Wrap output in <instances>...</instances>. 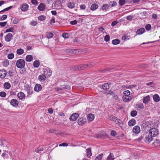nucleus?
Here are the masks:
<instances>
[{
    "label": "nucleus",
    "instance_id": "5",
    "mask_svg": "<svg viewBox=\"0 0 160 160\" xmlns=\"http://www.w3.org/2000/svg\"><path fill=\"white\" fill-rule=\"evenodd\" d=\"M153 140V138L152 136H150V134L146 135L145 138V142L148 143L151 142Z\"/></svg>",
    "mask_w": 160,
    "mask_h": 160
},
{
    "label": "nucleus",
    "instance_id": "1",
    "mask_svg": "<svg viewBox=\"0 0 160 160\" xmlns=\"http://www.w3.org/2000/svg\"><path fill=\"white\" fill-rule=\"evenodd\" d=\"M25 64V62L24 59H19L17 61L16 66L18 68H24Z\"/></svg>",
    "mask_w": 160,
    "mask_h": 160
},
{
    "label": "nucleus",
    "instance_id": "25",
    "mask_svg": "<svg viewBox=\"0 0 160 160\" xmlns=\"http://www.w3.org/2000/svg\"><path fill=\"white\" fill-rule=\"evenodd\" d=\"M38 9L40 11H43L45 9L44 4L43 3H41L38 6Z\"/></svg>",
    "mask_w": 160,
    "mask_h": 160
},
{
    "label": "nucleus",
    "instance_id": "6",
    "mask_svg": "<svg viewBox=\"0 0 160 160\" xmlns=\"http://www.w3.org/2000/svg\"><path fill=\"white\" fill-rule=\"evenodd\" d=\"M104 93L106 95L110 94L111 95L113 96V97L115 98V99H117L118 98V96L111 90H107Z\"/></svg>",
    "mask_w": 160,
    "mask_h": 160
},
{
    "label": "nucleus",
    "instance_id": "32",
    "mask_svg": "<svg viewBox=\"0 0 160 160\" xmlns=\"http://www.w3.org/2000/svg\"><path fill=\"white\" fill-rule=\"evenodd\" d=\"M11 84L9 82H6L4 84V87L5 89H8L11 87Z\"/></svg>",
    "mask_w": 160,
    "mask_h": 160
},
{
    "label": "nucleus",
    "instance_id": "23",
    "mask_svg": "<svg viewBox=\"0 0 160 160\" xmlns=\"http://www.w3.org/2000/svg\"><path fill=\"white\" fill-rule=\"evenodd\" d=\"M152 145L156 147L160 145V141L159 139H156L155 140L154 142L153 143Z\"/></svg>",
    "mask_w": 160,
    "mask_h": 160
},
{
    "label": "nucleus",
    "instance_id": "11",
    "mask_svg": "<svg viewBox=\"0 0 160 160\" xmlns=\"http://www.w3.org/2000/svg\"><path fill=\"white\" fill-rule=\"evenodd\" d=\"M133 132L135 133H138L140 131V128L139 126H136L133 128Z\"/></svg>",
    "mask_w": 160,
    "mask_h": 160
},
{
    "label": "nucleus",
    "instance_id": "4",
    "mask_svg": "<svg viewBox=\"0 0 160 160\" xmlns=\"http://www.w3.org/2000/svg\"><path fill=\"white\" fill-rule=\"evenodd\" d=\"M79 117V115L77 113H73L69 117V119L71 121L76 120Z\"/></svg>",
    "mask_w": 160,
    "mask_h": 160
},
{
    "label": "nucleus",
    "instance_id": "55",
    "mask_svg": "<svg viewBox=\"0 0 160 160\" xmlns=\"http://www.w3.org/2000/svg\"><path fill=\"white\" fill-rule=\"evenodd\" d=\"M111 135L115 137L117 136V133L116 131L114 130H112L111 131Z\"/></svg>",
    "mask_w": 160,
    "mask_h": 160
},
{
    "label": "nucleus",
    "instance_id": "37",
    "mask_svg": "<svg viewBox=\"0 0 160 160\" xmlns=\"http://www.w3.org/2000/svg\"><path fill=\"white\" fill-rule=\"evenodd\" d=\"M70 70L72 71H78V69L77 65H74L71 67L70 68Z\"/></svg>",
    "mask_w": 160,
    "mask_h": 160
},
{
    "label": "nucleus",
    "instance_id": "40",
    "mask_svg": "<svg viewBox=\"0 0 160 160\" xmlns=\"http://www.w3.org/2000/svg\"><path fill=\"white\" fill-rule=\"evenodd\" d=\"M17 54L19 55L22 54L24 52V50L21 48H19L17 49Z\"/></svg>",
    "mask_w": 160,
    "mask_h": 160
},
{
    "label": "nucleus",
    "instance_id": "58",
    "mask_svg": "<svg viewBox=\"0 0 160 160\" xmlns=\"http://www.w3.org/2000/svg\"><path fill=\"white\" fill-rule=\"evenodd\" d=\"M110 39V37L109 35H106L104 37V40L106 42H107Z\"/></svg>",
    "mask_w": 160,
    "mask_h": 160
},
{
    "label": "nucleus",
    "instance_id": "7",
    "mask_svg": "<svg viewBox=\"0 0 160 160\" xmlns=\"http://www.w3.org/2000/svg\"><path fill=\"white\" fill-rule=\"evenodd\" d=\"M18 101L16 99H12L10 101V104L14 107H16L18 104Z\"/></svg>",
    "mask_w": 160,
    "mask_h": 160
},
{
    "label": "nucleus",
    "instance_id": "14",
    "mask_svg": "<svg viewBox=\"0 0 160 160\" xmlns=\"http://www.w3.org/2000/svg\"><path fill=\"white\" fill-rule=\"evenodd\" d=\"M42 89L41 85L39 84H36L34 88V90L35 91L39 92Z\"/></svg>",
    "mask_w": 160,
    "mask_h": 160
},
{
    "label": "nucleus",
    "instance_id": "3",
    "mask_svg": "<svg viewBox=\"0 0 160 160\" xmlns=\"http://www.w3.org/2000/svg\"><path fill=\"white\" fill-rule=\"evenodd\" d=\"M86 122L85 118L83 117L79 118L78 120V123L79 125L82 126L85 124Z\"/></svg>",
    "mask_w": 160,
    "mask_h": 160
},
{
    "label": "nucleus",
    "instance_id": "56",
    "mask_svg": "<svg viewBox=\"0 0 160 160\" xmlns=\"http://www.w3.org/2000/svg\"><path fill=\"white\" fill-rule=\"evenodd\" d=\"M7 18V15L5 14L3 15L0 18V20L3 21L6 19Z\"/></svg>",
    "mask_w": 160,
    "mask_h": 160
},
{
    "label": "nucleus",
    "instance_id": "8",
    "mask_svg": "<svg viewBox=\"0 0 160 160\" xmlns=\"http://www.w3.org/2000/svg\"><path fill=\"white\" fill-rule=\"evenodd\" d=\"M12 35L10 33H8L5 37V39L7 42H10L12 39Z\"/></svg>",
    "mask_w": 160,
    "mask_h": 160
},
{
    "label": "nucleus",
    "instance_id": "39",
    "mask_svg": "<svg viewBox=\"0 0 160 160\" xmlns=\"http://www.w3.org/2000/svg\"><path fill=\"white\" fill-rule=\"evenodd\" d=\"M87 152V155L88 157L91 156L92 153L91 152V148H88L86 149Z\"/></svg>",
    "mask_w": 160,
    "mask_h": 160
},
{
    "label": "nucleus",
    "instance_id": "53",
    "mask_svg": "<svg viewBox=\"0 0 160 160\" xmlns=\"http://www.w3.org/2000/svg\"><path fill=\"white\" fill-rule=\"evenodd\" d=\"M43 150V148H39L35 150L36 152L38 153H40L41 151H42Z\"/></svg>",
    "mask_w": 160,
    "mask_h": 160
},
{
    "label": "nucleus",
    "instance_id": "9",
    "mask_svg": "<svg viewBox=\"0 0 160 160\" xmlns=\"http://www.w3.org/2000/svg\"><path fill=\"white\" fill-rule=\"evenodd\" d=\"M7 72L4 69L0 70V78H4L6 76Z\"/></svg>",
    "mask_w": 160,
    "mask_h": 160
},
{
    "label": "nucleus",
    "instance_id": "59",
    "mask_svg": "<svg viewBox=\"0 0 160 160\" xmlns=\"http://www.w3.org/2000/svg\"><path fill=\"white\" fill-rule=\"evenodd\" d=\"M30 24L31 25L33 26H34L38 24V23L36 21H33L32 22H31Z\"/></svg>",
    "mask_w": 160,
    "mask_h": 160
},
{
    "label": "nucleus",
    "instance_id": "45",
    "mask_svg": "<svg viewBox=\"0 0 160 160\" xmlns=\"http://www.w3.org/2000/svg\"><path fill=\"white\" fill-rule=\"evenodd\" d=\"M46 19V17L44 15H41L38 17V19L41 21H42Z\"/></svg>",
    "mask_w": 160,
    "mask_h": 160
},
{
    "label": "nucleus",
    "instance_id": "33",
    "mask_svg": "<svg viewBox=\"0 0 160 160\" xmlns=\"http://www.w3.org/2000/svg\"><path fill=\"white\" fill-rule=\"evenodd\" d=\"M107 136L106 134L105 133H101L97 137V138H104Z\"/></svg>",
    "mask_w": 160,
    "mask_h": 160
},
{
    "label": "nucleus",
    "instance_id": "48",
    "mask_svg": "<svg viewBox=\"0 0 160 160\" xmlns=\"http://www.w3.org/2000/svg\"><path fill=\"white\" fill-rule=\"evenodd\" d=\"M14 29V28L13 27H11L9 29H7L5 32H13V30Z\"/></svg>",
    "mask_w": 160,
    "mask_h": 160
},
{
    "label": "nucleus",
    "instance_id": "30",
    "mask_svg": "<svg viewBox=\"0 0 160 160\" xmlns=\"http://www.w3.org/2000/svg\"><path fill=\"white\" fill-rule=\"evenodd\" d=\"M38 78L41 81H44L46 80V77L44 75L41 74L39 75Z\"/></svg>",
    "mask_w": 160,
    "mask_h": 160
},
{
    "label": "nucleus",
    "instance_id": "29",
    "mask_svg": "<svg viewBox=\"0 0 160 160\" xmlns=\"http://www.w3.org/2000/svg\"><path fill=\"white\" fill-rule=\"evenodd\" d=\"M114 157L113 154L112 153H110V154L108 156L107 158V160H114Z\"/></svg>",
    "mask_w": 160,
    "mask_h": 160
},
{
    "label": "nucleus",
    "instance_id": "63",
    "mask_svg": "<svg viewBox=\"0 0 160 160\" xmlns=\"http://www.w3.org/2000/svg\"><path fill=\"white\" fill-rule=\"evenodd\" d=\"M7 24V22H0V25L2 27H4L6 26V25Z\"/></svg>",
    "mask_w": 160,
    "mask_h": 160
},
{
    "label": "nucleus",
    "instance_id": "15",
    "mask_svg": "<svg viewBox=\"0 0 160 160\" xmlns=\"http://www.w3.org/2000/svg\"><path fill=\"white\" fill-rule=\"evenodd\" d=\"M94 116L92 113L89 114L87 115V119L89 121H92L94 119Z\"/></svg>",
    "mask_w": 160,
    "mask_h": 160
},
{
    "label": "nucleus",
    "instance_id": "54",
    "mask_svg": "<svg viewBox=\"0 0 160 160\" xmlns=\"http://www.w3.org/2000/svg\"><path fill=\"white\" fill-rule=\"evenodd\" d=\"M62 36L64 38H67L69 37L68 34L67 33L65 32L63 33Z\"/></svg>",
    "mask_w": 160,
    "mask_h": 160
},
{
    "label": "nucleus",
    "instance_id": "27",
    "mask_svg": "<svg viewBox=\"0 0 160 160\" xmlns=\"http://www.w3.org/2000/svg\"><path fill=\"white\" fill-rule=\"evenodd\" d=\"M95 63L93 62H91L87 64H85V66L86 67V68H91L92 66L95 65Z\"/></svg>",
    "mask_w": 160,
    "mask_h": 160
},
{
    "label": "nucleus",
    "instance_id": "26",
    "mask_svg": "<svg viewBox=\"0 0 160 160\" xmlns=\"http://www.w3.org/2000/svg\"><path fill=\"white\" fill-rule=\"evenodd\" d=\"M115 122L116 124H118L120 127H122V126L123 122L120 119H116Z\"/></svg>",
    "mask_w": 160,
    "mask_h": 160
},
{
    "label": "nucleus",
    "instance_id": "13",
    "mask_svg": "<svg viewBox=\"0 0 160 160\" xmlns=\"http://www.w3.org/2000/svg\"><path fill=\"white\" fill-rule=\"evenodd\" d=\"M122 98L123 101L125 102L130 101L132 98V97L131 96H123Z\"/></svg>",
    "mask_w": 160,
    "mask_h": 160
},
{
    "label": "nucleus",
    "instance_id": "43",
    "mask_svg": "<svg viewBox=\"0 0 160 160\" xmlns=\"http://www.w3.org/2000/svg\"><path fill=\"white\" fill-rule=\"evenodd\" d=\"M108 5L109 6H111V7H113L116 6L117 3L116 2L114 1L113 2H110Z\"/></svg>",
    "mask_w": 160,
    "mask_h": 160
},
{
    "label": "nucleus",
    "instance_id": "24",
    "mask_svg": "<svg viewBox=\"0 0 160 160\" xmlns=\"http://www.w3.org/2000/svg\"><path fill=\"white\" fill-rule=\"evenodd\" d=\"M76 50L73 49H68L65 50L66 52L71 53H76Z\"/></svg>",
    "mask_w": 160,
    "mask_h": 160
},
{
    "label": "nucleus",
    "instance_id": "22",
    "mask_svg": "<svg viewBox=\"0 0 160 160\" xmlns=\"http://www.w3.org/2000/svg\"><path fill=\"white\" fill-rule=\"evenodd\" d=\"M136 121L134 119H132L129 121L128 124L130 126H133L135 124Z\"/></svg>",
    "mask_w": 160,
    "mask_h": 160
},
{
    "label": "nucleus",
    "instance_id": "41",
    "mask_svg": "<svg viewBox=\"0 0 160 160\" xmlns=\"http://www.w3.org/2000/svg\"><path fill=\"white\" fill-rule=\"evenodd\" d=\"M109 6L108 4H105L103 5L102 7V9L103 10L107 11V8H108L109 7Z\"/></svg>",
    "mask_w": 160,
    "mask_h": 160
},
{
    "label": "nucleus",
    "instance_id": "35",
    "mask_svg": "<svg viewBox=\"0 0 160 160\" xmlns=\"http://www.w3.org/2000/svg\"><path fill=\"white\" fill-rule=\"evenodd\" d=\"M112 43L114 45H117L120 43V40L118 39H116L112 41Z\"/></svg>",
    "mask_w": 160,
    "mask_h": 160
},
{
    "label": "nucleus",
    "instance_id": "10",
    "mask_svg": "<svg viewBox=\"0 0 160 160\" xmlns=\"http://www.w3.org/2000/svg\"><path fill=\"white\" fill-rule=\"evenodd\" d=\"M29 6L28 4L24 3L21 5L20 7L22 11H27L28 8Z\"/></svg>",
    "mask_w": 160,
    "mask_h": 160
},
{
    "label": "nucleus",
    "instance_id": "42",
    "mask_svg": "<svg viewBox=\"0 0 160 160\" xmlns=\"http://www.w3.org/2000/svg\"><path fill=\"white\" fill-rule=\"evenodd\" d=\"M2 64L4 67H7L9 65V62L8 60H5L3 62Z\"/></svg>",
    "mask_w": 160,
    "mask_h": 160
},
{
    "label": "nucleus",
    "instance_id": "19",
    "mask_svg": "<svg viewBox=\"0 0 160 160\" xmlns=\"http://www.w3.org/2000/svg\"><path fill=\"white\" fill-rule=\"evenodd\" d=\"M153 98L154 101L156 102H158L160 101V97L158 94L154 95L153 96Z\"/></svg>",
    "mask_w": 160,
    "mask_h": 160
},
{
    "label": "nucleus",
    "instance_id": "46",
    "mask_svg": "<svg viewBox=\"0 0 160 160\" xmlns=\"http://www.w3.org/2000/svg\"><path fill=\"white\" fill-rule=\"evenodd\" d=\"M102 154H100L98 156L96 157L95 160H101V159L102 157Z\"/></svg>",
    "mask_w": 160,
    "mask_h": 160
},
{
    "label": "nucleus",
    "instance_id": "31",
    "mask_svg": "<svg viewBox=\"0 0 160 160\" xmlns=\"http://www.w3.org/2000/svg\"><path fill=\"white\" fill-rule=\"evenodd\" d=\"M33 59L32 56L31 55H28L26 56V60L27 61L30 62Z\"/></svg>",
    "mask_w": 160,
    "mask_h": 160
},
{
    "label": "nucleus",
    "instance_id": "20",
    "mask_svg": "<svg viewBox=\"0 0 160 160\" xmlns=\"http://www.w3.org/2000/svg\"><path fill=\"white\" fill-rule=\"evenodd\" d=\"M26 90L28 95L32 94L33 92L32 88L30 87H28L26 88Z\"/></svg>",
    "mask_w": 160,
    "mask_h": 160
},
{
    "label": "nucleus",
    "instance_id": "51",
    "mask_svg": "<svg viewBox=\"0 0 160 160\" xmlns=\"http://www.w3.org/2000/svg\"><path fill=\"white\" fill-rule=\"evenodd\" d=\"M14 57V55L13 53H11L9 54L8 56V59H11L13 58Z\"/></svg>",
    "mask_w": 160,
    "mask_h": 160
},
{
    "label": "nucleus",
    "instance_id": "50",
    "mask_svg": "<svg viewBox=\"0 0 160 160\" xmlns=\"http://www.w3.org/2000/svg\"><path fill=\"white\" fill-rule=\"evenodd\" d=\"M126 2L125 0H119V3L121 6L124 5Z\"/></svg>",
    "mask_w": 160,
    "mask_h": 160
},
{
    "label": "nucleus",
    "instance_id": "17",
    "mask_svg": "<svg viewBox=\"0 0 160 160\" xmlns=\"http://www.w3.org/2000/svg\"><path fill=\"white\" fill-rule=\"evenodd\" d=\"M78 71H80L86 69V67L85 66V64H81L79 65H77Z\"/></svg>",
    "mask_w": 160,
    "mask_h": 160
},
{
    "label": "nucleus",
    "instance_id": "57",
    "mask_svg": "<svg viewBox=\"0 0 160 160\" xmlns=\"http://www.w3.org/2000/svg\"><path fill=\"white\" fill-rule=\"evenodd\" d=\"M138 107L141 109H143L144 106L143 104L142 103H139L137 105Z\"/></svg>",
    "mask_w": 160,
    "mask_h": 160
},
{
    "label": "nucleus",
    "instance_id": "61",
    "mask_svg": "<svg viewBox=\"0 0 160 160\" xmlns=\"http://www.w3.org/2000/svg\"><path fill=\"white\" fill-rule=\"evenodd\" d=\"M118 22V21H114L112 22L111 25L113 27L116 25Z\"/></svg>",
    "mask_w": 160,
    "mask_h": 160
},
{
    "label": "nucleus",
    "instance_id": "52",
    "mask_svg": "<svg viewBox=\"0 0 160 160\" xmlns=\"http://www.w3.org/2000/svg\"><path fill=\"white\" fill-rule=\"evenodd\" d=\"M109 119L112 121H115L117 119V118L115 116L112 115L109 117Z\"/></svg>",
    "mask_w": 160,
    "mask_h": 160
},
{
    "label": "nucleus",
    "instance_id": "64",
    "mask_svg": "<svg viewBox=\"0 0 160 160\" xmlns=\"http://www.w3.org/2000/svg\"><path fill=\"white\" fill-rule=\"evenodd\" d=\"M62 87L65 89H69L70 88V87L69 86L66 85H63Z\"/></svg>",
    "mask_w": 160,
    "mask_h": 160
},
{
    "label": "nucleus",
    "instance_id": "49",
    "mask_svg": "<svg viewBox=\"0 0 160 160\" xmlns=\"http://www.w3.org/2000/svg\"><path fill=\"white\" fill-rule=\"evenodd\" d=\"M123 94H124V96H129L130 94V92L129 90H126L123 92Z\"/></svg>",
    "mask_w": 160,
    "mask_h": 160
},
{
    "label": "nucleus",
    "instance_id": "28",
    "mask_svg": "<svg viewBox=\"0 0 160 160\" xmlns=\"http://www.w3.org/2000/svg\"><path fill=\"white\" fill-rule=\"evenodd\" d=\"M17 96L20 99H22L24 98L25 97L24 94L22 92L18 93L17 95Z\"/></svg>",
    "mask_w": 160,
    "mask_h": 160
},
{
    "label": "nucleus",
    "instance_id": "34",
    "mask_svg": "<svg viewBox=\"0 0 160 160\" xmlns=\"http://www.w3.org/2000/svg\"><path fill=\"white\" fill-rule=\"evenodd\" d=\"M53 36V34L51 32H46V36L49 39L52 38Z\"/></svg>",
    "mask_w": 160,
    "mask_h": 160
},
{
    "label": "nucleus",
    "instance_id": "2",
    "mask_svg": "<svg viewBox=\"0 0 160 160\" xmlns=\"http://www.w3.org/2000/svg\"><path fill=\"white\" fill-rule=\"evenodd\" d=\"M149 134L152 137L156 136L158 134V129L156 128H152L149 130Z\"/></svg>",
    "mask_w": 160,
    "mask_h": 160
},
{
    "label": "nucleus",
    "instance_id": "60",
    "mask_svg": "<svg viewBox=\"0 0 160 160\" xmlns=\"http://www.w3.org/2000/svg\"><path fill=\"white\" fill-rule=\"evenodd\" d=\"M6 95V93L5 92H2L0 93V96L1 97H5Z\"/></svg>",
    "mask_w": 160,
    "mask_h": 160
},
{
    "label": "nucleus",
    "instance_id": "47",
    "mask_svg": "<svg viewBox=\"0 0 160 160\" xmlns=\"http://www.w3.org/2000/svg\"><path fill=\"white\" fill-rule=\"evenodd\" d=\"M151 25L150 24H147L146 25L145 28L147 31L150 30L151 28Z\"/></svg>",
    "mask_w": 160,
    "mask_h": 160
},
{
    "label": "nucleus",
    "instance_id": "62",
    "mask_svg": "<svg viewBox=\"0 0 160 160\" xmlns=\"http://www.w3.org/2000/svg\"><path fill=\"white\" fill-rule=\"evenodd\" d=\"M31 2L33 5H38V3L37 0H31Z\"/></svg>",
    "mask_w": 160,
    "mask_h": 160
},
{
    "label": "nucleus",
    "instance_id": "16",
    "mask_svg": "<svg viewBox=\"0 0 160 160\" xmlns=\"http://www.w3.org/2000/svg\"><path fill=\"white\" fill-rule=\"evenodd\" d=\"M111 84V83L109 82L106 83L102 85V87L103 89L107 90L109 89L110 87L109 85Z\"/></svg>",
    "mask_w": 160,
    "mask_h": 160
},
{
    "label": "nucleus",
    "instance_id": "12",
    "mask_svg": "<svg viewBox=\"0 0 160 160\" xmlns=\"http://www.w3.org/2000/svg\"><path fill=\"white\" fill-rule=\"evenodd\" d=\"M145 32V29L144 28H142L136 31V33L138 35L142 34Z\"/></svg>",
    "mask_w": 160,
    "mask_h": 160
},
{
    "label": "nucleus",
    "instance_id": "44",
    "mask_svg": "<svg viewBox=\"0 0 160 160\" xmlns=\"http://www.w3.org/2000/svg\"><path fill=\"white\" fill-rule=\"evenodd\" d=\"M137 112L135 110H133L131 112V116L134 117L137 115Z\"/></svg>",
    "mask_w": 160,
    "mask_h": 160
},
{
    "label": "nucleus",
    "instance_id": "36",
    "mask_svg": "<svg viewBox=\"0 0 160 160\" xmlns=\"http://www.w3.org/2000/svg\"><path fill=\"white\" fill-rule=\"evenodd\" d=\"M33 64L34 67L38 68L39 66L40 63L38 61L36 60L34 62Z\"/></svg>",
    "mask_w": 160,
    "mask_h": 160
},
{
    "label": "nucleus",
    "instance_id": "38",
    "mask_svg": "<svg viewBox=\"0 0 160 160\" xmlns=\"http://www.w3.org/2000/svg\"><path fill=\"white\" fill-rule=\"evenodd\" d=\"M68 6L69 8L72 9L75 7V4L73 2H69L68 3Z\"/></svg>",
    "mask_w": 160,
    "mask_h": 160
},
{
    "label": "nucleus",
    "instance_id": "21",
    "mask_svg": "<svg viewBox=\"0 0 160 160\" xmlns=\"http://www.w3.org/2000/svg\"><path fill=\"white\" fill-rule=\"evenodd\" d=\"M98 7V4L96 3H94L91 6L90 9L92 11H94L97 9Z\"/></svg>",
    "mask_w": 160,
    "mask_h": 160
},
{
    "label": "nucleus",
    "instance_id": "18",
    "mask_svg": "<svg viewBox=\"0 0 160 160\" xmlns=\"http://www.w3.org/2000/svg\"><path fill=\"white\" fill-rule=\"evenodd\" d=\"M150 101V97L149 95H148L146 97L143 98V102L145 104L148 103Z\"/></svg>",
    "mask_w": 160,
    "mask_h": 160
}]
</instances>
